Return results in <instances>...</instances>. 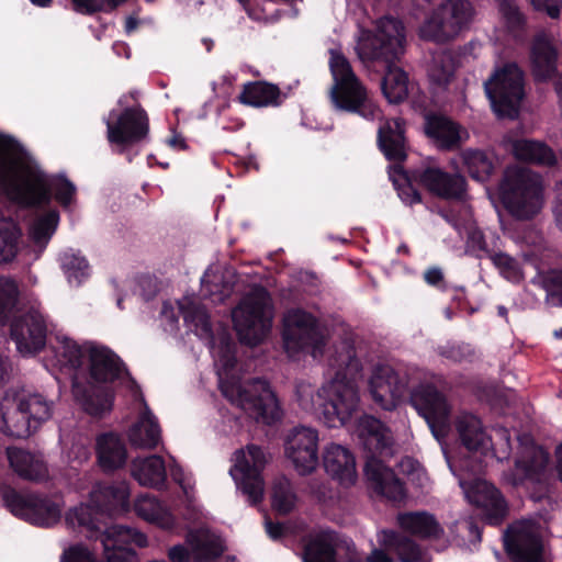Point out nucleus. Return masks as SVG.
Wrapping results in <instances>:
<instances>
[{
    "instance_id": "56",
    "label": "nucleus",
    "mask_w": 562,
    "mask_h": 562,
    "mask_svg": "<svg viewBox=\"0 0 562 562\" xmlns=\"http://www.w3.org/2000/svg\"><path fill=\"white\" fill-rule=\"evenodd\" d=\"M535 10L547 13L551 19L560 16L562 0H530Z\"/></svg>"
},
{
    "instance_id": "18",
    "label": "nucleus",
    "mask_w": 562,
    "mask_h": 562,
    "mask_svg": "<svg viewBox=\"0 0 562 562\" xmlns=\"http://www.w3.org/2000/svg\"><path fill=\"white\" fill-rule=\"evenodd\" d=\"M505 546L515 562H543L541 530L533 520L514 522L505 535Z\"/></svg>"
},
{
    "instance_id": "43",
    "label": "nucleus",
    "mask_w": 562,
    "mask_h": 562,
    "mask_svg": "<svg viewBox=\"0 0 562 562\" xmlns=\"http://www.w3.org/2000/svg\"><path fill=\"white\" fill-rule=\"evenodd\" d=\"M21 229L9 218L0 221V262L12 261L20 250Z\"/></svg>"
},
{
    "instance_id": "38",
    "label": "nucleus",
    "mask_w": 562,
    "mask_h": 562,
    "mask_svg": "<svg viewBox=\"0 0 562 562\" xmlns=\"http://www.w3.org/2000/svg\"><path fill=\"white\" fill-rule=\"evenodd\" d=\"M457 229L459 235H467V251L477 258L490 257L494 250H498V245L502 244L501 237L496 233L484 234L474 224Z\"/></svg>"
},
{
    "instance_id": "12",
    "label": "nucleus",
    "mask_w": 562,
    "mask_h": 562,
    "mask_svg": "<svg viewBox=\"0 0 562 562\" xmlns=\"http://www.w3.org/2000/svg\"><path fill=\"white\" fill-rule=\"evenodd\" d=\"M404 44L403 24L393 18H383L376 23L375 34L361 31L356 49L363 63L380 59L389 63L403 53Z\"/></svg>"
},
{
    "instance_id": "4",
    "label": "nucleus",
    "mask_w": 562,
    "mask_h": 562,
    "mask_svg": "<svg viewBox=\"0 0 562 562\" xmlns=\"http://www.w3.org/2000/svg\"><path fill=\"white\" fill-rule=\"evenodd\" d=\"M57 364L77 371L72 393L77 403L91 416L101 417L113 406L110 384L120 380L137 394V384L128 375L120 357L109 347L95 341H77L64 334L56 336L54 346Z\"/></svg>"
},
{
    "instance_id": "31",
    "label": "nucleus",
    "mask_w": 562,
    "mask_h": 562,
    "mask_svg": "<svg viewBox=\"0 0 562 562\" xmlns=\"http://www.w3.org/2000/svg\"><path fill=\"white\" fill-rule=\"evenodd\" d=\"M378 543L392 549L400 562H431L430 557L414 540L392 530H382L378 533Z\"/></svg>"
},
{
    "instance_id": "47",
    "label": "nucleus",
    "mask_w": 562,
    "mask_h": 562,
    "mask_svg": "<svg viewBox=\"0 0 562 562\" xmlns=\"http://www.w3.org/2000/svg\"><path fill=\"white\" fill-rule=\"evenodd\" d=\"M297 497L290 481L285 477L276 480L272 490V506L281 513L288 514L294 509Z\"/></svg>"
},
{
    "instance_id": "27",
    "label": "nucleus",
    "mask_w": 562,
    "mask_h": 562,
    "mask_svg": "<svg viewBox=\"0 0 562 562\" xmlns=\"http://www.w3.org/2000/svg\"><path fill=\"white\" fill-rule=\"evenodd\" d=\"M131 475L142 486L160 488L167 479L165 460L157 454L137 457L132 460Z\"/></svg>"
},
{
    "instance_id": "28",
    "label": "nucleus",
    "mask_w": 562,
    "mask_h": 562,
    "mask_svg": "<svg viewBox=\"0 0 562 562\" xmlns=\"http://www.w3.org/2000/svg\"><path fill=\"white\" fill-rule=\"evenodd\" d=\"M95 453L98 464L105 472L122 468L127 460L125 443L117 435L111 432L97 437Z\"/></svg>"
},
{
    "instance_id": "17",
    "label": "nucleus",
    "mask_w": 562,
    "mask_h": 562,
    "mask_svg": "<svg viewBox=\"0 0 562 562\" xmlns=\"http://www.w3.org/2000/svg\"><path fill=\"white\" fill-rule=\"evenodd\" d=\"M3 501L14 516L42 527H49L58 522L64 506L60 499L42 498L13 490L4 492Z\"/></svg>"
},
{
    "instance_id": "51",
    "label": "nucleus",
    "mask_w": 562,
    "mask_h": 562,
    "mask_svg": "<svg viewBox=\"0 0 562 562\" xmlns=\"http://www.w3.org/2000/svg\"><path fill=\"white\" fill-rule=\"evenodd\" d=\"M390 179L398 191L400 198L407 204H414L420 201L419 194L407 184V177L403 169L395 165L389 170Z\"/></svg>"
},
{
    "instance_id": "23",
    "label": "nucleus",
    "mask_w": 562,
    "mask_h": 562,
    "mask_svg": "<svg viewBox=\"0 0 562 562\" xmlns=\"http://www.w3.org/2000/svg\"><path fill=\"white\" fill-rule=\"evenodd\" d=\"M520 452L516 459L515 470L505 476L512 485H519L525 480H535L548 464L549 456L539 446H536L532 438L522 436L519 438Z\"/></svg>"
},
{
    "instance_id": "24",
    "label": "nucleus",
    "mask_w": 562,
    "mask_h": 562,
    "mask_svg": "<svg viewBox=\"0 0 562 562\" xmlns=\"http://www.w3.org/2000/svg\"><path fill=\"white\" fill-rule=\"evenodd\" d=\"M132 394L135 398H139L143 407L137 420L127 431L128 441L134 448L155 449L161 440V429L158 420L144 403L139 390L137 389V394L135 392H132Z\"/></svg>"
},
{
    "instance_id": "52",
    "label": "nucleus",
    "mask_w": 562,
    "mask_h": 562,
    "mask_svg": "<svg viewBox=\"0 0 562 562\" xmlns=\"http://www.w3.org/2000/svg\"><path fill=\"white\" fill-rule=\"evenodd\" d=\"M171 479L180 486L182 493L190 504L194 499V480L191 473L186 472L179 464L170 467Z\"/></svg>"
},
{
    "instance_id": "11",
    "label": "nucleus",
    "mask_w": 562,
    "mask_h": 562,
    "mask_svg": "<svg viewBox=\"0 0 562 562\" xmlns=\"http://www.w3.org/2000/svg\"><path fill=\"white\" fill-rule=\"evenodd\" d=\"M234 327L241 342L256 346L272 326L273 306L263 288H254L232 312Z\"/></svg>"
},
{
    "instance_id": "19",
    "label": "nucleus",
    "mask_w": 562,
    "mask_h": 562,
    "mask_svg": "<svg viewBox=\"0 0 562 562\" xmlns=\"http://www.w3.org/2000/svg\"><path fill=\"white\" fill-rule=\"evenodd\" d=\"M318 441V432L312 427L299 426L288 434L285 456L300 474H310L317 468Z\"/></svg>"
},
{
    "instance_id": "13",
    "label": "nucleus",
    "mask_w": 562,
    "mask_h": 562,
    "mask_svg": "<svg viewBox=\"0 0 562 562\" xmlns=\"http://www.w3.org/2000/svg\"><path fill=\"white\" fill-rule=\"evenodd\" d=\"M484 88L497 116L513 119L517 115L524 98V76L517 65L496 68Z\"/></svg>"
},
{
    "instance_id": "46",
    "label": "nucleus",
    "mask_w": 562,
    "mask_h": 562,
    "mask_svg": "<svg viewBox=\"0 0 562 562\" xmlns=\"http://www.w3.org/2000/svg\"><path fill=\"white\" fill-rule=\"evenodd\" d=\"M464 166L470 176L476 181H485L493 172L494 164L491 157L484 151L476 149H467L461 154Z\"/></svg>"
},
{
    "instance_id": "57",
    "label": "nucleus",
    "mask_w": 562,
    "mask_h": 562,
    "mask_svg": "<svg viewBox=\"0 0 562 562\" xmlns=\"http://www.w3.org/2000/svg\"><path fill=\"white\" fill-rule=\"evenodd\" d=\"M390 551H392V549L384 548L379 543V548H373L364 558V562H394Z\"/></svg>"
},
{
    "instance_id": "33",
    "label": "nucleus",
    "mask_w": 562,
    "mask_h": 562,
    "mask_svg": "<svg viewBox=\"0 0 562 562\" xmlns=\"http://www.w3.org/2000/svg\"><path fill=\"white\" fill-rule=\"evenodd\" d=\"M7 456L13 471L30 481H43L48 477V470L40 456L19 448H8Z\"/></svg>"
},
{
    "instance_id": "6",
    "label": "nucleus",
    "mask_w": 562,
    "mask_h": 562,
    "mask_svg": "<svg viewBox=\"0 0 562 562\" xmlns=\"http://www.w3.org/2000/svg\"><path fill=\"white\" fill-rule=\"evenodd\" d=\"M0 189L23 205L47 204L54 199L68 209L77 188L64 175L45 173L34 158L10 135L0 132Z\"/></svg>"
},
{
    "instance_id": "40",
    "label": "nucleus",
    "mask_w": 562,
    "mask_h": 562,
    "mask_svg": "<svg viewBox=\"0 0 562 562\" xmlns=\"http://www.w3.org/2000/svg\"><path fill=\"white\" fill-rule=\"evenodd\" d=\"M280 97L279 88L267 82H252L244 87L239 95L241 103L261 108L278 104Z\"/></svg>"
},
{
    "instance_id": "22",
    "label": "nucleus",
    "mask_w": 562,
    "mask_h": 562,
    "mask_svg": "<svg viewBox=\"0 0 562 562\" xmlns=\"http://www.w3.org/2000/svg\"><path fill=\"white\" fill-rule=\"evenodd\" d=\"M397 525L403 532L432 542L437 551H443L450 546L443 528L430 513H402L397 516Z\"/></svg>"
},
{
    "instance_id": "45",
    "label": "nucleus",
    "mask_w": 562,
    "mask_h": 562,
    "mask_svg": "<svg viewBox=\"0 0 562 562\" xmlns=\"http://www.w3.org/2000/svg\"><path fill=\"white\" fill-rule=\"evenodd\" d=\"M382 91L390 103H398L408 94L406 72L397 67H390L382 81Z\"/></svg>"
},
{
    "instance_id": "7",
    "label": "nucleus",
    "mask_w": 562,
    "mask_h": 562,
    "mask_svg": "<svg viewBox=\"0 0 562 562\" xmlns=\"http://www.w3.org/2000/svg\"><path fill=\"white\" fill-rule=\"evenodd\" d=\"M363 445L372 453L364 467V476L370 488L380 496L393 502L405 497V490L393 471L379 459L375 453L387 457L392 454L393 437L389 428L372 416L359 418L352 429Z\"/></svg>"
},
{
    "instance_id": "14",
    "label": "nucleus",
    "mask_w": 562,
    "mask_h": 562,
    "mask_svg": "<svg viewBox=\"0 0 562 562\" xmlns=\"http://www.w3.org/2000/svg\"><path fill=\"white\" fill-rule=\"evenodd\" d=\"M474 9L468 0H447L418 29L423 40L446 42L469 26Z\"/></svg>"
},
{
    "instance_id": "36",
    "label": "nucleus",
    "mask_w": 562,
    "mask_h": 562,
    "mask_svg": "<svg viewBox=\"0 0 562 562\" xmlns=\"http://www.w3.org/2000/svg\"><path fill=\"white\" fill-rule=\"evenodd\" d=\"M234 277V271L231 269L211 266L201 279L204 293L209 294L214 302H222L233 290Z\"/></svg>"
},
{
    "instance_id": "55",
    "label": "nucleus",
    "mask_w": 562,
    "mask_h": 562,
    "mask_svg": "<svg viewBox=\"0 0 562 562\" xmlns=\"http://www.w3.org/2000/svg\"><path fill=\"white\" fill-rule=\"evenodd\" d=\"M90 450L86 441L79 439L75 441L67 452V459L70 463L80 465L88 461Z\"/></svg>"
},
{
    "instance_id": "35",
    "label": "nucleus",
    "mask_w": 562,
    "mask_h": 562,
    "mask_svg": "<svg viewBox=\"0 0 562 562\" xmlns=\"http://www.w3.org/2000/svg\"><path fill=\"white\" fill-rule=\"evenodd\" d=\"M531 63L533 74L540 80L551 78L557 70V52L551 38L544 33L539 34L533 42Z\"/></svg>"
},
{
    "instance_id": "59",
    "label": "nucleus",
    "mask_w": 562,
    "mask_h": 562,
    "mask_svg": "<svg viewBox=\"0 0 562 562\" xmlns=\"http://www.w3.org/2000/svg\"><path fill=\"white\" fill-rule=\"evenodd\" d=\"M191 555V550L189 551L183 546H175L168 553L171 562H188Z\"/></svg>"
},
{
    "instance_id": "16",
    "label": "nucleus",
    "mask_w": 562,
    "mask_h": 562,
    "mask_svg": "<svg viewBox=\"0 0 562 562\" xmlns=\"http://www.w3.org/2000/svg\"><path fill=\"white\" fill-rule=\"evenodd\" d=\"M106 137L117 153L144 140L149 132L148 116L140 106L112 110L105 119Z\"/></svg>"
},
{
    "instance_id": "53",
    "label": "nucleus",
    "mask_w": 562,
    "mask_h": 562,
    "mask_svg": "<svg viewBox=\"0 0 562 562\" xmlns=\"http://www.w3.org/2000/svg\"><path fill=\"white\" fill-rule=\"evenodd\" d=\"M336 551L338 562H364V558L357 550L353 541L337 533Z\"/></svg>"
},
{
    "instance_id": "34",
    "label": "nucleus",
    "mask_w": 562,
    "mask_h": 562,
    "mask_svg": "<svg viewBox=\"0 0 562 562\" xmlns=\"http://www.w3.org/2000/svg\"><path fill=\"white\" fill-rule=\"evenodd\" d=\"M378 142L389 160L401 161L405 158L404 128L398 119L386 121L380 125Z\"/></svg>"
},
{
    "instance_id": "63",
    "label": "nucleus",
    "mask_w": 562,
    "mask_h": 562,
    "mask_svg": "<svg viewBox=\"0 0 562 562\" xmlns=\"http://www.w3.org/2000/svg\"><path fill=\"white\" fill-rule=\"evenodd\" d=\"M467 353H470L471 352V349L469 346H456V347H452L451 348V353H450V357L456 360V361H462L463 359H465V352Z\"/></svg>"
},
{
    "instance_id": "37",
    "label": "nucleus",
    "mask_w": 562,
    "mask_h": 562,
    "mask_svg": "<svg viewBox=\"0 0 562 562\" xmlns=\"http://www.w3.org/2000/svg\"><path fill=\"white\" fill-rule=\"evenodd\" d=\"M510 150L517 159L541 166H552L557 161L552 149L541 142L517 139L512 142Z\"/></svg>"
},
{
    "instance_id": "10",
    "label": "nucleus",
    "mask_w": 562,
    "mask_h": 562,
    "mask_svg": "<svg viewBox=\"0 0 562 562\" xmlns=\"http://www.w3.org/2000/svg\"><path fill=\"white\" fill-rule=\"evenodd\" d=\"M328 64L333 77L329 97L335 109L358 113L367 120L379 117L380 111L345 55L339 49H330Z\"/></svg>"
},
{
    "instance_id": "3",
    "label": "nucleus",
    "mask_w": 562,
    "mask_h": 562,
    "mask_svg": "<svg viewBox=\"0 0 562 562\" xmlns=\"http://www.w3.org/2000/svg\"><path fill=\"white\" fill-rule=\"evenodd\" d=\"M179 313L187 327L209 345L223 396L250 418L267 424L278 419L280 406L269 384L260 379L241 380L235 367L233 342L227 330L222 329L215 336L205 310L193 299L183 297L176 305L164 303L160 315L166 331H177Z\"/></svg>"
},
{
    "instance_id": "20",
    "label": "nucleus",
    "mask_w": 562,
    "mask_h": 562,
    "mask_svg": "<svg viewBox=\"0 0 562 562\" xmlns=\"http://www.w3.org/2000/svg\"><path fill=\"white\" fill-rule=\"evenodd\" d=\"M368 390L376 407L392 411L406 394L407 382L392 367L380 364L369 378Z\"/></svg>"
},
{
    "instance_id": "25",
    "label": "nucleus",
    "mask_w": 562,
    "mask_h": 562,
    "mask_svg": "<svg viewBox=\"0 0 562 562\" xmlns=\"http://www.w3.org/2000/svg\"><path fill=\"white\" fill-rule=\"evenodd\" d=\"M324 468L328 475L344 486H351L357 481L356 460L346 447L329 443L324 450Z\"/></svg>"
},
{
    "instance_id": "44",
    "label": "nucleus",
    "mask_w": 562,
    "mask_h": 562,
    "mask_svg": "<svg viewBox=\"0 0 562 562\" xmlns=\"http://www.w3.org/2000/svg\"><path fill=\"white\" fill-rule=\"evenodd\" d=\"M454 59L446 50L437 52L427 67V74L430 81L438 87L447 86L454 74Z\"/></svg>"
},
{
    "instance_id": "1",
    "label": "nucleus",
    "mask_w": 562,
    "mask_h": 562,
    "mask_svg": "<svg viewBox=\"0 0 562 562\" xmlns=\"http://www.w3.org/2000/svg\"><path fill=\"white\" fill-rule=\"evenodd\" d=\"M411 403L427 422L434 437L440 442L451 472L459 479L465 498L480 507L486 521L499 524L507 513V504L499 491L479 476L484 465L492 459H507L510 452L509 432L505 428L495 429L496 442L487 436L480 419L470 414L461 415L457 429L468 456L462 460L452 459L442 445L451 427L450 406L445 396L434 386L420 385L411 394Z\"/></svg>"
},
{
    "instance_id": "8",
    "label": "nucleus",
    "mask_w": 562,
    "mask_h": 562,
    "mask_svg": "<svg viewBox=\"0 0 562 562\" xmlns=\"http://www.w3.org/2000/svg\"><path fill=\"white\" fill-rule=\"evenodd\" d=\"M542 178L532 170L512 166L501 180L495 194L488 193L496 206V199L515 218L530 220L536 216L544 203Z\"/></svg>"
},
{
    "instance_id": "39",
    "label": "nucleus",
    "mask_w": 562,
    "mask_h": 562,
    "mask_svg": "<svg viewBox=\"0 0 562 562\" xmlns=\"http://www.w3.org/2000/svg\"><path fill=\"white\" fill-rule=\"evenodd\" d=\"M192 558L198 561H209L223 552L221 539L206 529L191 531L187 538Z\"/></svg>"
},
{
    "instance_id": "30",
    "label": "nucleus",
    "mask_w": 562,
    "mask_h": 562,
    "mask_svg": "<svg viewBox=\"0 0 562 562\" xmlns=\"http://www.w3.org/2000/svg\"><path fill=\"white\" fill-rule=\"evenodd\" d=\"M133 509L139 518L161 529H171L176 525L173 514L154 495L142 494L136 497Z\"/></svg>"
},
{
    "instance_id": "5",
    "label": "nucleus",
    "mask_w": 562,
    "mask_h": 562,
    "mask_svg": "<svg viewBox=\"0 0 562 562\" xmlns=\"http://www.w3.org/2000/svg\"><path fill=\"white\" fill-rule=\"evenodd\" d=\"M130 494L126 482L111 485L98 483L92 487L87 504H81L66 514V524L69 527H78L87 537L100 539L103 562H138L132 546H148L147 536L132 527L113 525L101 530V517L127 512Z\"/></svg>"
},
{
    "instance_id": "64",
    "label": "nucleus",
    "mask_w": 562,
    "mask_h": 562,
    "mask_svg": "<svg viewBox=\"0 0 562 562\" xmlns=\"http://www.w3.org/2000/svg\"><path fill=\"white\" fill-rule=\"evenodd\" d=\"M167 143L171 148H173L176 150H182V149H186V147H187L184 139L179 135L172 136L171 138L168 139Z\"/></svg>"
},
{
    "instance_id": "15",
    "label": "nucleus",
    "mask_w": 562,
    "mask_h": 562,
    "mask_svg": "<svg viewBox=\"0 0 562 562\" xmlns=\"http://www.w3.org/2000/svg\"><path fill=\"white\" fill-rule=\"evenodd\" d=\"M229 474L237 490L247 496L251 505L258 504L265 494V483L261 477V471L267 462L265 452L259 447L250 445L246 449L237 450Z\"/></svg>"
},
{
    "instance_id": "26",
    "label": "nucleus",
    "mask_w": 562,
    "mask_h": 562,
    "mask_svg": "<svg viewBox=\"0 0 562 562\" xmlns=\"http://www.w3.org/2000/svg\"><path fill=\"white\" fill-rule=\"evenodd\" d=\"M425 131L437 146L443 149L454 148L469 138V133L464 128L441 115L428 116Z\"/></svg>"
},
{
    "instance_id": "49",
    "label": "nucleus",
    "mask_w": 562,
    "mask_h": 562,
    "mask_svg": "<svg viewBox=\"0 0 562 562\" xmlns=\"http://www.w3.org/2000/svg\"><path fill=\"white\" fill-rule=\"evenodd\" d=\"M499 21L509 33H516L525 25V15L514 0H496Z\"/></svg>"
},
{
    "instance_id": "42",
    "label": "nucleus",
    "mask_w": 562,
    "mask_h": 562,
    "mask_svg": "<svg viewBox=\"0 0 562 562\" xmlns=\"http://www.w3.org/2000/svg\"><path fill=\"white\" fill-rule=\"evenodd\" d=\"M60 266L72 285H80L90 276V266L87 259L79 251L72 249L65 250L60 255Z\"/></svg>"
},
{
    "instance_id": "61",
    "label": "nucleus",
    "mask_w": 562,
    "mask_h": 562,
    "mask_svg": "<svg viewBox=\"0 0 562 562\" xmlns=\"http://www.w3.org/2000/svg\"><path fill=\"white\" fill-rule=\"evenodd\" d=\"M424 279L429 285L440 286L443 274L439 268H430L425 272Z\"/></svg>"
},
{
    "instance_id": "58",
    "label": "nucleus",
    "mask_w": 562,
    "mask_h": 562,
    "mask_svg": "<svg viewBox=\"0 0 562 562\" xmlns=\"http://www.w3.org/2000/svg\"><path fill=\"white\" fill-rule=\"evenodd\" d=\"M548 286L550 294L562 305V270L551 276Z\"/></svg>"
},
{
    "instance_id": "21",
    "label": "nucleus",
    "mask_w": 562,
    "mask_h": 562,
    "mask_svg": "<svg viewBox=\"0 0 562 562\" xmlns=\"http://www.w3.org/2000/svg\"><path fill=\"white\" fill-rule=\"evenodd\" d=\"M47 325L38 310H32L15 319L11 326V336L22 355L38 352L46 341Z\"/></svg>"
},
{
    "instance_id": "50",
    "label": "nucleus",
    "mask_w": 562,
    "mask_h": 562,
    "mask_svg": "<svg viewBox=\"0 0 562 562\" xmlns=\"http://www.w3.org/2000/svg\"><path fill=\"white\" fill-rule=\"evenodd\" d=\"M20 295L16 281L9 277H0V323L3 322L15 307Z\"/></svg>"
},
{
    "instance_id": "54",
    "label": "nucleus",
    "mask_w": 562,
    "mask_h": 562,
    "mask_svg": "<svg viewBox=\"0 0 562 562\" xmlns=\"http://www.w3.org/2000/svg\"><path fill=\"white\" fill-rule=\"evenodd\" d=\"M61 562H98V560L92 551L78 543L64 551Z\"/></svg>"
},
{
    "instance_id": "48",
    "label": "nucleus",
    "mask_w": 562,
    "mask_h": 562,
    "mask_svg": "<svg viewBox=\"0 0 562 562\" xmlns=\"http://www.w3.org/2000/svg\"><path fill=\"white\" fill-rule=\"evenodd\" d=\"M501 247L502 244L498 245V250H494L488 258L492 260L502 277L513 283L520 282L524 274L519 262L514 257L503 252Z\"/></svg>"
},
{
    "instance_id": "9",
    "label": "nucleus",
    "mask_w": 562,
    "mask_h": 562,
    "mask_svg": "<svg viewBox=\"0 0 562 562\" xmlns=\"http://www.w3.org/2000/svg\"><path fill=\"white\" fill-rule=\"evenodd\" d=\"M53 413V403L38 393L9 390L0 398V430L13 437H27Z\"/></svg>"
},
{
    "instance_id": "60",
    "label": "nucleus",
    "mask_w": 562,
    "mask_h": 562,
    "mask_svg": "<svg viewBox=\"0 0 562 562\" xmlns=\"http://www.w3.org/2000/svg\"><path fill=\"white\" fill-rule=\"evenodd\" d=\"M266 531L269 537L273 540L282 539L286 532L288 527L283 524H273L272 521H266Z\"/></svg>"
},
{
    "instance_id": "29",
    "label": "nucleus",
    "mask_w": 562,
    "mask_h": 562,
    "mask_svg": "<svg viewBox=\"0 0 562 562\" xmlns=\"http://www.w3.org/2000/svg\"><path fill=\"white\" fill-rule=\"evenodd\" d=\"M336 541L337 533L330 530L311 533L305 539L303 562H338Z\"/></svg>"
},
{
    "instance_id": "32",
    "label": "nucleus",
    "mask_w": 562,
    "mask_h": 562,
    "mask_svg": "<svg viewBox=\"0 0 562 562\" xmlns=\"http://www.w3.org/2000/svg\"><path fill=\"white\" fill-rule=\"evenodd\" d=\"M422 182L431 192L446 199H460L465 191V180L462 176H450L435 168L423 172Z\"/></svg>"
},
{
    "instance_id": "2",
    "label": "nucleus",
    "mask_w": 562,
    "mask_h": 562,
    "mask_svg": "<svg viewBox=\"0 0 562 562\" xmlns=\"http://www.w3.org/2000/svg\"><path fill=\"white\" fill-rule=\"evenodd\" d=\"M327 331L316 317L301 308L289 310L283 316V344L289 357L310 352L314 359L326 353L329 379L321 389L307 383L297 385L301 407L314 413L329 427L345 426L359 408L358 380L361 363L353 346L341 341L325 351Z\"/></svg>"
},
{
    "instance_id": "41",
    "label": "nucleus",
    "mask_w": 562,
    "mask_h": 562,
    "mask_svg": "<svg viewBox=\"0 0 562 562\" xmlns=\"http://www.w3.org/2000/svg\"><path fill=\"white\" fill-rule=\"evenodd\" d=\"M59 223V213L50 209L35 217L30 227V237L32 241L43 250L55 233Z\"/></svg>"
},
{
    "instance_id": "62",
    "label": "nucleus",
    "mask_w": 562,
    "mask_h": 562,
    "mask_svg": "<svg viewBox=\"0 0 562 562\" xmlns=\"http://www.w3.org/2000/svg\"><path fill=\"white\" fill-rule=\"evenodd\" d=\"M555 222L562 229V181L557 186V203L553 209Z\"/></svg>"
}]
</instances>
